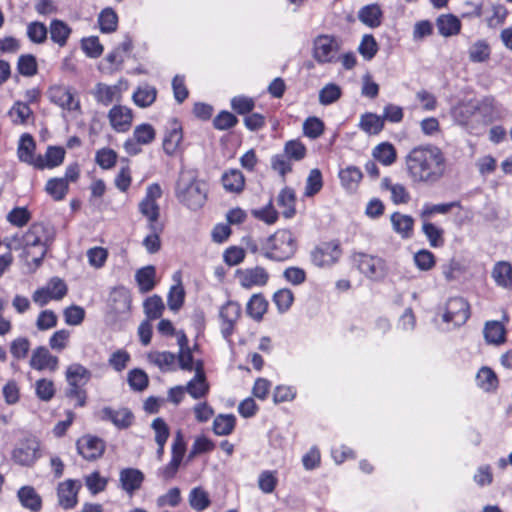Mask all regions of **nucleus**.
Returning <instances> with one entry per match:
<instances>
[{"mask_svg":"<svg viewBox=\"0 0 512 512\" xmlns=\"http://www.w3.org/2000/svg\"><path fill=\"white\" fill-rule=\"evenodd\" d=\"M68 388L65 395L70 400H75V407H84L87 401V392L83 388L91 379L92 373L80 363L70 364L65 372Z\"/></svg>","mask_w":512,"mask_h":512,"instance_id":"obj_5","label":"nucleus"},{"mask_svg":"<svg viewBox=\"0 0 512 512\" xmlns=\"http://www.w3.org/2000/svg\"><path fill=\"white\" fill-rule=\"evenodd\" d=\"M150 361L162 371H173L176 369V355L169 351L155 352L149 354Z\"/></svg>","mask_w":512,"mask_h":512,"instance_id":"obj_40","label":"nucleus"},{"mask_svg":"<svg viewBox=\"0 0 512 512\" xmlns=\"http://www.w3.org/2000/svg\"><path fill=\"white\" fill-rule=\"evenodd\" d=\"M7 221L15 227H23L31 219V213L26 207H15L7 214Z\"/></svg>","mask_w":512,"mask_h":512,"instance_id":"obj_63","label":"nucleus"},{"mask_svg":"<svg viewBox=\"0 0 512 512\" xmlns=\"http://www.w3.org/2000/svg\"><path fill=\"white\" fill-rule=\"evenodd\" d=\"M69 189L67 179L63 178H51L47 181L45 190L46 192L56 201H60L65 198Z\"/></svg>","mask_w":512,"mask_h":512,"instance_id":"obj_41","label":"nucleus"},{"mask_svg":"<svg viewBox=\"0 0 512 512\" xmlns=\"http://www.w3.org/2000/svg\"><path fill=\"white\" fill-rule=\"evenodd\" d=\"M182 502L181 490L179 487L170 488L165 494L157 497L156 505L158 508L166 506L177 507Z\"/></svg>","mask_w":512,"mask_h":512,"instance_id":"obj_57","label":"nucleus"},{"mask_svg":"<svg viewBox=\"0 0 512 512\" xmlns=\"http://www.w3.org/2000/svg\"><path fill=\"white\" fill-rule=\"evenodd\" d=\"M17 498L21 506L31 512H39L42 509V498L33 486L20 487L17 491Z\"/></svg>","mask_w":512,"mask_h":512,"instance_id":"obj_23","label":"nucleus"},{"mask_svg":"<svg viewBox=\"0 0 512 512\" xmlns=\"http://www.w3.org/2000/svg\"><path fill=\"white\" fill-rule=\"evenodd\" d=\"M392 229L402 239H410L414 235L415 220L411 215L394 212L390 216Z\"/></svg>","mask_w":512,"mask_h":512,"instance_id":"obj_21","label":"nucleus"},{"mask_svg":"<svg viewBox=\"0 0 512 512\" xmlns=\"http://www.w3.org/2000/svg\"><path fill=\"white\" fill-rule=\"evenodd\" d=\"M81 483L78 480L67 479L59 483L57 488V497L59 505L65 509H73L78 502V492Z\"/></svg>","mask_w":512,"mask_h":512,"instance_id":"obj_16","label":"nucleus"},{"mask_svg":"<svg viewBox=\"0 0 512 512\" xmlns=\"http://www.w3.org/2000/svg\"><path fill=\"white\" fill-rule=\"evenodd\" d=\"M357 50L363 59L370 61L377 54L379 46L373 35L365 34L362 37Z\"/></svg>","mask_w":512,"mask_h":512,"instance_id":"obj_49","label":"nucleus"},{"mask_svg":"<svg viewBox=\"0 0 512 512\" xmlns=\"http://www.w3.org/2000/svg\"><path fill=\"white\" fill-rule=\"evenodd\" d=\"M454 207H461V203L459 201L440 204L425 203L420 212V216L423 220L427 221L432 215L447 214Z\"/></svg>","mask_w":512,"mask_h":512,"instance_id":"obj_43","label":"nucleus"},{"mask_svg":"<svg viewBox=\"0 0 512 512\" xmlns=\"http://www.w3.org/2000/svg\"><path fill=\"white\" fill-rule=\"evenodd\" d=\"M236 427V417L233 414H219L213 420L212 430L217 436H228Z\"/></svg>","mask_w":512,"mask_h":512,"instance_id":"obj_34","label":"nucleus"},{"mask_svg":"<svg viewBox=\"0 0 512 512\" xmlns=\"http://www.w3.org/2000/svg\"><path fill=\"white\" fill-rule=\"evenodd\" d=\"M55 386L52 380L42 378L35 383V394L41 401L48 402L55 396Z\"/></svg>","mask_w":512,"mask_h":512,"instance_id":"obj_58","label":"nucleus"},{"mask_svg":"<svg viewBox=\"0 0 512 512\" xmlns=\"http://www.w3.org/2000/svg\"><path fill=\"white\" fill-rule=\"evenodd\" d=\"M470 318V305L463 297H451L445 305L442 319L454 326H462Z\"/></svg>","mask_w":512,"mask_h":512,"instance_id":"obj_11","label":"nucleus"},{"mask_svg":"<svg viewBox=\"0 0 512 512\" xmlns=\"http://www.w3.org/2000/svg\"><path fill=\"white\" fill-rule=\"evenodd\" d=\"M241 316V306L238 302L229 300L220 307L221 334L224 339L230 340L235 325Z\"/></svg>","mask_w":512,"mask_h":512,"instance_id":"obj_13","label":"nucleus"},{"mask_svg":"<svg viewBox=\"0 0 512 512\" xmlns=\"http://www.w3.org/2000/svg\"><path fill=\"white\" fill-rule=\"evenodd\" d=\"M362 178V171L353 165L347 166L339 171L341 185L347 191L356 190Z\"/></svg>","mask_w":512,"mask_h":512,"instance_id":"obj_30","label":"nucleus"},{"mask_svg":"<svg viewBox=\"0 0 512 512\" xmlns=\"http://www.w3.org/2000/svg\"><path fill=\"white\" fill-rule=\"evenodd\" d=\"M150 230V234H148L143 240V246L146 248L147 252L150 254L157 253L161 248L160 234L163 231V225H147Z\"/></svg>","mask_w":512,"mask_h":512,"instance_id":"obj_46","label":"nucleus"},{"mask_svg":"<svg viewBox=\"0 0 512 512\" xmlns=\"http://www.w3.org/2000/svg\"><path fill=\"white\" fill-rule=\"evenodd\" d=\"M100 419L113 423L118 429L129 428L133 421L134 415L128 408L115 410L109 406L103 407L100 411Z\"/></svg>","mask_w":512,"mask_h":512,"instance_id":"obj_18","label":"nucleus"},{"mask_svg":"<svg viewBox=\"0 0 512 512\" xmlns=\"http://www.w3.org/2000/svg\"><path fill=\"white\" fill-rule=\"evenodd\" d=\"M382 15V10L378 4L366 5L358 12L359 20L371 28L381 25Z\"/></svg>","mask_w":512,"mask_h":512,"instance_id":"obj_33","label":"nucleus"},{"mask_svg":"<svg viewBox=\"0 0 512 512\" xmlns=\"http://www.w3.org/2000/svg\"><path fill=\"white\" fill-rule=\"evenodd\" d=\"M9 115L16 125H29L32 116L30 107L22 102H17L9 111Z\"/></svg>","mask_w":512,"mask_h":512,"instance_id":"obj_52","label":"nucleus"},{"mask_svg":"<svg viewBox=\"0 0 512 512\" xmlns=\"http://www.w3.org/2000/svg\"><path fill=\"white\" fill-rule=\"evenodd\" d=\"M35 148H36V144H35L33 137L28 133H24L20 138L18 149H17V154H18L19 160L21 162L27 163V164L35 167V163H36V157L34 156Z\"/></svg>","mask_w":512,"mask_h":512,"instance_id":"obj_28","label":"nucleus"},{"mask_svg":"<svg viewBox=\"0 0 512 512\" xmlns=\"http://www.w3.org/2000/svg\"><path fill=\"white\" fill-rule=\"evenodd\" d=\"M298 242L289 229H278L261 244V254L268 260L285 262L294 257Z\"/></svg>","mask_w":512,"mask_h":512,"instance_id":"obj_3","label":"nucleus"},{"mask_svg":"<svg viewBox=\"0 0 512 512\" xmlns=\"http://www.w3.org/2000/svg\"><path fill=\"white\" fill-rule=\"evenodd\" d=\"M183 130H167L163 138V149L167 155H173L183 140Z\"/></svg>","mask_w":512,"mask_h":512,"instance_id":"obj_50","label":"nucleus"},{"mask_svg":"<svg viewBox=\"0 0 512 512\" xmlns=\"http://www.w3.org/2000/svg\"><path fill=\"white\" fill-rule=\"evenodd\" d=\"M41 457V444L36 437L21 440L12 450V461L20 466L32 467Z\"/></svg>","mask_w":512,"mask_h":512,"instance_id":"obj_7","label":"nucleus"},{"mask_svg":"<svg viewBox=\"0 0 512 512\" xmlns=\"http://www.w3.org/2000/svg\"><path fill=\"white\" fill-rule=\"evenodd\" d=\"M323 187V177L320 169L314 168L309 172L305 184V197H313L318 194Z\"/></svg>","mask_w":512,"mask_h":512,"instance_id":"obj_47","label":"nucleus"},{"mask_svg":"<svg viewBox=\"0 0 512 512\" xmlns=\"http://www.w3.org/2000/svg\"><path fill=\"white\" fill-rule=\"evenodd\" d=\"M267 309L268 301L261 293L252 295L246 305L247 315L255 321H261Z\"/></svg>","mask_w":512,"mask_h":512,"instance_id":"obj_32","label":"nucleus"},{"mask_svg":"<svg viewBox=\"0 0 512 512\" xmlns=\"http://www.w3.org/2000/svg\"><path fill=\"white\" fill-rule=\"evenodd\" d=\"M252 215L254 218L263 221L268 225L276 223L279 217L277 210L273 206L272 200H270L264 207L252 210Z\"/></svg>","mask_w":512,"mask_h":512,"instance_id":"obj_61","label":"nucleus"},{"mask_svg":"<svg viewBox=\"0 0 512 512\" xmlns=\"http://www.w3.org/2000/svg\"><path fill=\"white\" fill-rule=\"evenodd\" d=\"M340 41L332 35H319L313 42V57L320 64L338 61Z\"/></svg>","mask_w":512,"mask_h":512,"instance_id":"obj_8","label":"nucleus"},{"mask_svg":"<svg viewBox=\"0 0 512 512\" xmlns=\"http://www.w3.org/2000/svg\"><path fill=\"white\" fill-rule=\"evenodd\" d=\"M155 278L156 269L153 265L142 267L135 273V281L141 293H148L154 289L156 285Z\"/></svg>","mask_w":512,"mask_h":512,"instance_id":"obj_27","label":"nucleus"},{"mask_svg":"<svg viewBox=\"0 0 512 512\" xmlns=\"http://www.w3.org/2000/svg\"><path fill=\"white\" fill-rule=\"evenodd\" d=\"M491 277L498 287L512 290V264L509 261H498L493 265Z\"/></svg>","mask_w":512,"mask_h":512,"instance_id":"obj_22","label":"nucleus"},{"mask_svg":"<svg viewBox=\"0 0 512 512\" xmlns=\"http://www.w3.org/2000/svg\"><path fill=\"white\" fill-rule=\"evenodd\" d=\"M119 94V88L116 85L110 86L103 83L97 84L94 95L99 102L105 105L111 103Z\"/></svg>","mask_w":512,"mask_h":512,"instance_id":"obj_60","label":"nucleus"},{"mask_svg":"<svg viewBox=\"0 0 512 512\" xmlns=\"http://www.w3.org/2000/svg\"><path fill=\"white\" fill-rule=\"evenodd\" d=\"M85 485L92 495L103 492L108 484V480L100 475L99 471H93L85 476Z\"/></svg>","mask_w":512,"mask_h":512,"instance_id":"obj_59","label":"nucleus"},{"mask_svg":"<svg viewBox=\"0 0 512 512\" xmlns=\"http://www.w3.org/2000/svg\"><path fill=\"white\" fill-rule=\"evenodd\" d=\"M48 98L51 102L68 112L77 113L80 110V101L76 92L64 85H53L49 88Z\"/></svg>","mask_w":512,"mask_h":512,"instance_id":"obj_10","label":"nucleus"},{"mask_svg":"<svg viewBox=\"0 0 512 512\" xmlns=\"http://www.w3.org/2000/svg\"><path fill=\"white\" fill-rule=\"evenodd\" d=\"M490 52L488 43L484 40H478L469 48V59L475 63L484 62L489 59Z\"/></svg>","mask_w":512,"mask_h":512,"instance_id":"obj_54","label":"nucleus"},{"mask_svg":"<svg viewBox=\"0 0 512 512\" xmlns=\"http://www.w3.org/2000/svg\"><path fill=\"white\" fill-rule=\"evenodd\" d=\"M175 195L188 209L197 211L207 200L206 183L192 172H182L176 184Z\"/></svg>","mask_w":512,"mask_h":512,"instance_id":"obj_4","label":"nucleus"},{"mask_svg":"<svg viewBox=\"0 0 512 512\" xmlns=\"http://www.w3.org/2000/svg\"><path fill=\"white\" fill-rule=\"evenodd\" d=\"M49 32L51 40L63 47L66 45L72 30L64 21L54 19L50 23Z\"/></svg>","mask_w":512,"mask_h":512,"instance_id":"obj_35","label":"nucleus"},{"mask_svg":"<svg viewBox=\"0 0 512 512\" xmlns=\"http://www.w3.org/2000/svg\"><path fill=\"white\" fill-rule=\"evenodd\" d=\"M55 239V229L44 222L32 223L26 232H17L4 239L8 250H22V257L38 268Z\"/></svg>","mask_w":512,"mask_h":512,"instance_id":"obj_2","label":"nucleus"},{"mask_svg":"<svg viewBox=\"0 0 512 512\" xmlns=\"http://www.w3.org/2000/svg\"><path fill=\"white\" fill-rule=\"evenodd\" d=\"M422 232L426 236L431 247L438 248L444 245V230L442 228L424 220Z\"/></svg>","mask_w":512,"mask_h":512,"instance_id":"obj_39","label":"nucleus"},{"mask_svg":"<svg viewBox=\"0 0 512 512\" xmlns=\"http://www.w3.org/2000/svg\"><path fill=\"white\" fill-rule=\"evenodd\" d=\"M382 187L391 192V200L394 204H406L410 201V194L403 184H392L386 177L382 180Z\"/></svg>","mask_w":512,"mask_h":512,"instance_id":"obj_36","label":"nucleus"},{"mask_svg":"<svg viewBox=\"0 0 512 512\" xmlns=\"http://www.w3.org/2000/svg\"><path fill=\"white\" fill-rule=\"evenodd\" d=\"M221 182L224 189L230 193H240L245 187V177L238 169H230L226 171L222 177Z\"/></svg>","mask_w":512,"mask_h":512,"instance_id":"obj_29","label":"nucleus"},{"mask_svg":"<svg viewBox=\"0 0 512 512\" xmlns=\"http://www.w3.org/2000/svg\"><path fill=\"white\" fill-rule=\"evenodd\" d=\"M143 308L149 320H156L162 316L165 306L162 298L155 294L145 299Z\"/></svg>","mask_w":512,"mask_h":512,"instance_id":"obj_42","label":"nucleus"},{"mask_svg":"<svg viewBox=\"0 0 512 512\" xmlns=\"http://www.w3.org/2000/svg\"><path fill=\"white\" fill-rule=\"evenodd\" d=\"M128 384L133 391L141 392L148 387L149 378L146 372L139 368L129 371L127 377Z\"/></svg>","mask_w":512,"mask_h":512,"instance_id":"obj_51","label":"nucleus"},{"mask_svg":"<svg viewBox=\"0 0 512 512\" xmlns=\"http://www.w3.org/2000/svg\"><path fill=\"white\" fill-rule=\"evenodd\" d=\"M341 88L335 83L326 84L319 91V102L322 105H330L337 101L341 96Z\"/></svg>","mask_w":512,"mask_h":512,"instance_id":"obj_64","label":"nucleus"},{"mask_svg":"<svg viewBox=\"0 0 512 512\" xmlns=\"http://www.w3.org/2000/svg\"><path fill=\"white\" fill-rule=\"evenodd\" d=\"M477 385L486 392L494 391L498 387V378L489 367H482L476 375Z\"/></svg>","mask_w":512,"mask_h":512,"instance_id":"obj_38","label":"nucleus"},{"mask_svg":"<svg viewBox=\"0 0 512 512\" xmlns=\"http://www.w3.org/2000/svg\"><path fill=\"white\" fill-rule=\"evenodd\" d=\"M76 447L78 453L87 461H95L102 457L105 452V442L92 435H85L77 440Z\"/></svg>","mask_w":512,"mask_h":512,"instance_id":"obj_14","label":"nucleus"},{"mask_svg":"<svg viewBox=\"0 0 512 512\" xmlns=\"http://www.w3.org/2000/svg\"><path fill=\"white\" fill-rule=\"evenodd\" d=\"M373 156L384 165H391L396 160V151L393 145L381 143L373 151Z\"/></svg>","mask_w":512,"mask_h":512,"instance_id":"obj_56","label":"nucleus"},{"mask_svg":"<svg viewBox=\"0 0 512 512\" xmlns=\"http://www.w3.org/2000/svg\"><path fill=\"white\" fill-rule=\"evenodd\" d=\"M271 168L279 174L282 182H286V176L292 172L293 161L286 154L279 153L271 158Z\"/></svg>","mask_w":512,"mask_h":512,"instance_id":"obj_45","label":"nucleus"},{"mask_svg":"<svg viewBox=\"0 0 512 512\" xmlns=\"http://www.w3.org/2000/svg\"><path fill=\"white\" fill-rule=\"evenodd\" d=\"M358 269L366 277L372 280H381L386 273V264L384 259L378 256L366 253H358L354 257Z\"/></svg>","mask_w":512,"mask_h":512,"instance_id":"obj_12","label":"nucleus"},{"mask_svg":"<svg viewBox=\"0 0 512 512\" xmlns=\"http://www.w3.org/2000/svg\"><path fill=\"white\" fill-rule=\"evenodd\" d=\"M109 119L114 128L129 126L133 119L132 110L126 106H114L109 112Z\"/></svg>","mask_w":512,"mask_h":512,"instance_id":"obj_37","label":"nucleus"},{"mask_svg":"<svg viewBox=\"0 0 512 512\" xmlns=\"http://www.w3.org/2000/svg\"><path fill=\"white\" fill-rule=\"evenodd\" d=\"M278 484L277 472L264 470L259 474L258 486L264 494L272 493Z\"/></svg>","mask_w":512,"mask_h":512,"instance_id":"obj_62","label":"nucleus"},{"mask_svg":"<svg viewBox=\"0 0 512 512\" xmlns=\"http://www.w3.org/2000/svg\"><path fill=\"white\" fill-rule=\"evenodd\" d=\"M237 277L240 285L245 289H250L254 286L262 287L269 281V273L262 266L238 270Z\"/></svg>","mask_w":512,"mask_h":512,"instance_id":"obj_17","label":"nucleus"},{"mask_svg":"<svg viewBox=\"0 0 512 512\" xmlns=\"http://www.w3.org/2000/svg\"><path fill=\"white\" fill-rule=\"evenodd\" d=\"M98 23L101 32H114L118 26V16L112 8H105L98 16Z\"/></svg>","mask_w":512,"mask_h":512,"instance_id":"obj_48","label":"nucleus"},{"mask_svg":"<svg viewBox=\"0 0 512 512\" xmlns=\"http://www.w3.org/2000/svg\"><path fill=\"white\" fill-rule=\"evenodd\" d=\"M186 392L194 399L205 397L209 392V385L206 381V376L203 371L202 362H199L196 367L195 376L184 387Z\"/></svg>","mask_w":512,"mask_h":512,"instance_id":"obj_20","label":"nucleus"},{"mask_svg":"<svg viewBox=\"0 0 512 512\" xmlns=\"http://www.w3.org/2000/svg\"><path fill=\"white\" fill-rule=\"evenodd\" d=\"M145 481L144 473L133 467L123 468L119 472V487L132 497Z\"/></svg>","mask_w":512,"mask_h":512,"instance_id":"obj_15","label":"nucleus"},{"mask_svg":"<svg viewBox=\"0 0 512 512\" xmlns=\"http://www.w3.org/2000/svg\"><path fill=\"white\" fill-rule=\"evenodd\" d=\"M162 196V189L158 183L150 184L146 189L145 197L139 203V212L147 219V225H162L159 223L160 207L157 200Z\"/></svg>","mask_w":512,"mask_h":512,"instance_id":"obj_9","label":"nucleus"},{"mask_svg":"<svg viewBox=\"0 0 512 512\" xmlns=\"http://www.w3.org/2000/svg\"><path fill=\"white\" fill-rule=\"evenodd\" d=\"M407 175L413 183L433 186L448 172V159L435 145L414 147L406 156Z\"/></svg>","mask_w":512,"mask_h":512,"instance_id":"obj_1","label":"nucleus"},{"mask_svg":"<svg viewBox=\"0 0 512 512\" xmlns=\"http://www.w3.org/2000/svg\"><path fill=\"white\" fill-rule=\"evenodd\" d=\"M296 193L289 186L282 188L277 196V205L282 208V215L286 219H291L296 214Z\"/></svg>","mask_w":512,"mask_h":512,"instance_id":"obj_25","label":"nucleus"},{"mask_svg":"<svg viewBox=\"0 0 512 512\" xmlns=\"http://www.w3.org/2000/svg\"><path fill=\"white\" fill-rule=\"evenodd\" d=\"M484 338L487 343L499 345L506 341V329L499 321H487L484 326Z\"/></svg>","mask_w":512,"mask_h":512,"instance_id":"obj_31","label":"nucleus"},{"mask_svg":"<svg viewBox=\"0 0 512 512\" xmlns=\"http://www.w3.org/2000/svg\"><path fill=\"white\" fill-rule=\"evenodd\" d=\"M189 504L196 511L207 509L211 500L209 494L201 487H194L189 493Z\"/></svg>","mask_w":512,"mask_h":512,"instance_id":"obj_44","label":"nucleus"},{"mask_svg":"<svg viewBox=\"0 0 512 512\" xmlns=\"http://www.w3.org/2000/svg\"><path fill=\"white\" fill-rule=\"evenodd\" d=\"M65 157V150L62 147L49 146L45 156L36 157L35 168L43 170L45 168H54L62 164Z\"/></svg>","mask_w":512,"mask_h":512,"instance_id":"obj_24","label":"nucleus"},{"mask_svg":"<svg viewBox=\"0 0 512 512\" xmlns=\"http://www.w3.org/2000/svg\"><path fill=\"white\" fill-rule=\"evenodd\" d=\"M156 89L149 85L141 86L133 94L134 103L139 107L150 106L156 99Z\"/></svg>","mask_w":512,"mask_h":512,"instance_id":"obj_53","label":"nucleus"},{"mask_svg":"<svg viewBox=\"0 0 512 512\" xmlns=\"http://www.w3.org/2000/svg\"><path fill=\"white\" fill-rule=\"evenodd\" d=\"M342 255V248L339 240L321 242L310 252V259L314 266L327 268L336 264Z\"/></svg>","mask_w":512,"mask_h":512,"instance_id":"obj_6","label":"nucleus"},{"mask_svg":"<svg viewBox=\"0 0 512 512\" xmlns=\"http://www.w3.org/2000/svg\"><path fill=\"white\" fill-rule=\"evenodd\" d=\"M438 32L443 37H451L459 34L461 21L453 14H442L436 19Z\"/></svg>","mask_w":512,"mask_h":512,"instance_id":"obj_26","label":"nucleus"},{"mask_svg":"<svg viewBox=\"0 0 512 512\" xmlns=\"http://www.w3.org/2000/svg\"><path fill=\"white\" fill-rule=\"evenodd\" d=\"M58 357L52 355L44 346L35 348L30 358V366L34 370L42 371L48 369L52 372L58 368Z\"/></svg>","mask_w":512,"mask_h":512,"instance_id":"obj_19","label":"nucleus"},{"mask_svg":"<svg viewBox=\"0 0 512 512\" xmlns=\"http://www.w3.org/2000/svg\"><path fill=\"white\" fill-rule=\"evenodd\" d=\"M280 313H284L290 309L294 301V294L288 288H282L276 291L272 297Z\"/></svg>","mask_w":512,"mask_h":512,"instance_id":"obj_55","label":"nucleus"}]
</instances>
